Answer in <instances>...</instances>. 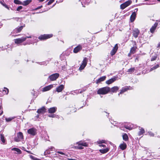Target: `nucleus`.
I'll return each instance as SVG.
<instances>
[{"instance_id": "nucleus-1", "label": "nucleus", "mask_w": 160, "mask_h": 160, "mask_svg": "<svg viewBox=\"0 0 160 160\" xmlns=\"http://www.w3.org/2000/svg\"><path fill=\"white\" fill-rule=\"evenodd\" d=\"M73 146V148L76 149H83V147H88V144L84 141H80L77 142Z\"/></svg>"}, {"instance_id": "nucleus-2", "label": "nucleus", "mask_w": 160, "mask_h": 160, "mask_svg": "<svg viewBox=\"0 0 160 160\" xmlns=\"http://www.w3.org/2000/svg\"><path fill=\"white\" fill-rule=\"evenodd\" d=\"M110 91V88L105 87L99 88L97 91V93L99 95H105L108 93Z\"/></svg>"}, {"instance_id": "nucleus-3", "label": "nucleus", "mask_w": 160, "mask_h": 160, "mask_svg": "<svg viewBox=\"0 0 160 160\" xmlns=\"http://www.w3.org/2000/svg\"><path fill=\"white\" fill-rule=\"evenodd\" d=\"M53 36L52 34H44L41 35L38 37V39L41 41H43L52 38Z\"/></svg>"}, {"instance_id": "nucleus-4", "label": "nucleus", "mask_w": 160, "mask_h": 160, "mask_svg": "<svg viewBox=\"0 0 160 160\" xmlns=\"http://www.w3.org/2000/svg\"><path fill=\"white\" fill-rule=\"evenodd\" d=\"M32 38L31 36H27L25 37H22L20 38H18L14 39V41L15 43L16 44H19L22 43L26 40L27 38Z\"/></svg>"}, {"instance_id": "nucleus-5", "label": "nucleus", "mask_w": 160, "mask_h": 160, "mask_svg": "<svg viewBox=\"0 0 160 160\" xmlns=\"http://www.w3.org/2000/svg\"><path fill=\"white\" fill-rule=\"evenodd\" d=\"M17 136L14 138V140L16 142H19L24 139V136L22 133L19 132L17 133Z\"/></svg>"}, {"instance_id": "nucleus-6", "label": "nucleus", "mask_w": 160, "mask_h": 160, "mask_svg": "<svg viewBox=\"0 0 160 160\" xmlns=\"http://www.w3.org/2000/svg\"><path fill=\"white\" fill-rule=\"evenodd\" d=\"M88 62V59L87 58H85L83 59L82 63L79 68V69L82 70L87 65Z\"/></svg>"}, {"instance_id": "nucleus-7", "label": "nucleus", "mask_w": 160, "mask_h": 160, "mask_svg": "<svg viewBox=\"0 0 160 160\" xmlns=\"http://www.w3.org/2000/svg\"><path fill=\"white\" fill-rule=\"evenodd\" d=\"M132 2V1L131 0H128L124 3L122 4L120 6L121 9H124L126 8L130 5Z\"/></svg>"}, {"instance_id": "nucleus-8", "label": "nucleus", "mask_w": 160, "mask_h": 160, "mask_svg": "<svg viewBox=\"0 0 160 160\" xmlns=\"http://www.w3.org/2000/svg\"><path fill=\"white\" fill-rule=\"evenodd\" d=\"M59 74L58 73H55L49 76L48 78L51 81L56 80L59 77Z\"/></svg>"}, {"instance_id": "nucleus-9", "label": "nucleus", "mask_w": 160, "mask_h": 160, "mask_svg": "<svg viewBox=\"0 0 160 160\" xmlns=\"http://www.w3.org/2000/svg\"><path fill=\"white\" fill-rule=\"evenodd\" d=\"M37 129L34 128H32L28 129L27 132L28 134L32 136H35L37 133Z\"/></svg>"}, {"instance_id": "nucleus-10", "label": "nucleus", "mask_w": 160, "mask_h": 160, "mask_svg": "<svg viewBox=\"0 0 160 160\" xmlns=\"http://www.w3.org/2000/svg\"><path fill=\"white\" fill-rule=\"evenodd\" d=\"M140 33V31L138 28H135L132 30V34L133 37L135 38H137L138 37L139 34Z\"/></svg>"}, {"instance_id": "nucleus-11", "label": "nucleus", "mask_w": 160, "mask_h": 160, "mask_svg": "<svg viewBox=\"0 0 160 160\" xmlns=\"http://www.w3.org/2000/svg\"><path fill=\"white\" fill-rule=\"evenodd\" d=\"M118 44H116L110 52V54L112 56H113L115 54L118 50Z\"/></svg>"}, {"instance_id": "nucleus-12", "label": "nucleus", "mask_w": 160, "mask_h": 160, "mask_svg": "<svg viewBox=\"0 0 160 160\" xmlns=\"http://www.w3.org/2000/svg\"><path fill=\"white\" fill-rule=\"evenodd\" d=\"M82 49V46L80 44H79L74 48L73 52L75 53H77L81 51Z\"/></svg>"}, {"instance_id": "nucleus-13", "label": "nucleus", "mask_w": 160, "mask_h": 160, "mask_svg": "<svg viewBox=\"0 0 160 160\" xmlns=\"http://www.w3.org/2000/svg\"><path fill=\"white\" fill-rule=\"evenodd\" d=\"M130 88H131V87L129 86H126L123 87L122 89L120 90V91L119 93L118 94V95H119L120 94H122L125 92L127 91L128 90H129L130 89Z\"/></svg>"}, {"instance_id": "nucleus-14", "label": "nucleus", "mask_w": 160, "mask_h": 160, "mask_svg": "<svg viewBox=\"0 0 160 160\" xmlns=\"http://www.w3.org/2000/svg\"><path fill=\"white\" fill-rule=\"evenodd\" d=\"M53 85L51 84L47 86L42 88V91L45 92L51 90L53 87Z\"/></svg>"}, {"instance_id": "nucleus-15", "label": "nucleus", "mask_w": 160, "mask_h": 160, "mask_svg": "<svg viewBox=\"0 0 160 160\" xmlns=\"http://www.w3.org/2000/svg\"><path fill=\"white\" fill-rule=\"evenodd\" d=\"M158 25V23L157 22H155L154 23L153 25V26H152V27L150 29V31L151 33H153L154 32Z\"/></svg>"}, {"instance_id": "nucleus-16", "label": "nucleus", "mask_w": 160, "mask_h": 160, "mask_svg": "<svg viewBox=\"0 0 160 160\" xmlns=\"http://www.w3.org/2000/svg\"><path fill=\"white\" fill-rule=\"evenodd\" d=\"M46 109L44 107H42L38 109L37 111V112L38 113L44 114L46 112Z\"/></svg>"}, {"instance_id": "nucleus-17", "label": "nucleus", "mask_w": 160, "mask_h": 160, "mask_svg": "<svg viewBox=\"0 0 160 160\" xmlns=\"http://www.w3.org/2000/svg\"><path fill=\"white\" fill-rule=\"evenodd\" d=\"M57 110L56 107L51 108L48 109V112L50 113H53L57 111Z\"/></svg>"}, {"instance_id": "nucleus-18", "label": "nucleus", "mask_w": 160, "mask_h": 160, "mask_svg": "<svg viewBox=\"0 0 160 160\" xmlns=\"http://www.w3.org/2000/svg\"><path fill=\"white\" fill-rule=\"evenodd\" d=\"M64 88V86L62 84L60 85L56 88V91L58 92H61Z\"/></svg>"}, {"instance_id": "nucleus-19", "label": "nucleus", "mask_w": 160, "mask_h": 160, "mask_svg": "<svg viewBox=\"0 0 160 160\" xmlns=\"http://www.w3.org/2000/svg\"><path fill=\"white\" fill-rule=\"evenodd\" d=\"M106 78V76H103L99 78L96 81V83L97 84L99 83L100 82L104 81Z\"/></svg>"}, {"instance_id": "nucleus-20", "label": "nucleus", "mask_w": 160, "mask_h": 160, "mask_svg": "<svg viewBox=\"0 0 160 160\" xmlns=\"http://www.w3.org/2000/svg\"><path fill=\"white\" fill-rule=\"evenodd\" d=\"M25 27V25H24L23 26H22L16 28L14 30V31L17 33L20 32L22 30L23 28Z\"/></svg>"}, {"instance_id": "nucleus-21", "label": "nucleus", "mask_w": 160, "mask_h": 160, "mask_svg": "<svg viewBox=\"0 0 160 160\" xmlns=\"http://www.w3.org/2000/svg\"><path fill=\"white\" fill-rule=\"evenodd\" d=\"M116 80V78L115 77L111 78L109 80H107L106 82V83L107 84H110L112 83L113 82Z\"/></svg>"}, {"instance_id": "nucleus-22", "label": "nucleus", "mask_w": 160, "mask_h": 160, "mask_svg": "<svg viewBox=\"0 0 160 160\" xmlns=\"http://www.w3.org/2000/svg\"><path fill=\"white\" fill-rule=\"evenodd\" d=\"M127 145L125 142H123L121 144L119 147L122 150H125L127 148Z\"/></svg>"}, {"instance_id": "nucleus-23", "label": "nucleus", "mask_w": 160, "mask_h": 160, "mask_svg": "<svg viewBox=\"0 0 160 160\" xmlns=\"http://www.w3.org/2000/svg\"><path fill=\"white\" fill-rule=\"evenodd\" d=\"M119 88L117 86H114L110 88V91L112 92H116L118 90Z\"/></svg>"}, {"instance_id": "nucleus-24", "label": "nucleus", "mask_w": 160, "mask_h": 160, "mask_svg": "<svg viewBox=\"0 0 160 160\" xmlns=\"http://www.w3.org/2000/svg\"><path fill=\"white\" fill-rule=\"evenodd\" d=\"M32 2V0H26L22 2V5L27 6L29 5Z\"/></svg>"}, {"instance_id": "nucleus-25", "label": "nucleus", "mask_w": 160, "mask_h": 160, "mask_svg": "<svg viewBox=\"0 0 160 160\" xmlns=\"http://www.w3.org/2000/svg\"><path fill=\"white\" fill-rule=\"evenodd\" d=\"M136 14L135 12H132L130 16V20L131 22H133L135 19Z\"/></svg>"}, {"instance_id": "nucleus-26", "label": "nucleus", "mask_w": 160, "mask_h": 160, "mask_svg": "<svg viewBox=\"0 0 160 160\" xmlns=\"http://www.w3.org/2000/svg\"><path fill=\"white\" fill-rule=\"evenodd\" d=\"M109 150V149L108 148H106L103 149H100L99 151L102 154H105Z\"/></svg>"}, {"instance_id": "nucleus-27", "label": "nucleus", "mask_w": 160, "mask_h": 160, "mask_svg": "<svg viewBox=\"0 0 160 160\" xmlns=\"http://www.w3.org/2000/svg\"><path fill=\"white\" fill-rule=\"evenodd\" d=\"M145 133V131L144 128H139V131L138 132V135L139 136H141Z\"/></svg>"}, {"instance_id": "nucleus-28", "label": "nucleus", "mask_w": 160, "mask_h": 160, "mask_svg": "<svg viewBox=\"0 0 160 160\" xmlns=\"http://www.w3.org/2000/svg\"><path fill=\"white\" fill-rule=\"evenodd\" d=\"M123 139L125 141H128L129 140V138L127 134L125 133L122 135Z\"/></svg>"}, {"instance_id": "nucleus-29", "label": "nucleus", "mask_w": 160, "mask_h": 160, "mask_svg": "<svg viewBox=\"0 0 160 160\" xmlns=\"http://www.w3.org/2000/svg\"><path fill=\"white\" fill-rule=\"evenodd\" d=\"M137 49V47H132L130 51V53H132V54L136 52Z\"/></svg>"}, {"instance_id": "nucleus-30", "label": "nucleus", "mask_w": 160, "mask_h": 160, "mask_svg": "<svg viewBox=\"0 0 160 160\" xmlns=\"http://www.w3.org/2000/svg\"><path fill=\"white\" fill-rule=\"evenodd\" d=\"M12 150H13L16 151L18 154H20L22 153L21 151L19 148H12Z\"/></svg>"}, {"instance_id": "nucleus-31", "label": "nucleus", "mask_w": 160, "mask_h": 160, "mask_svg": "<svg viewBox=\"0 0 160 160\" xmlns=\"http://www.w3.org/2000/svg\"><path fill=\"white\" fill-rule=\"evenodd\" d=\"M0 3L1 4L3 5L4 7L5 8L8 9H9V8L8 6L4 2V1L3 0H2V1H1L0 2Z\"/></svg>"}, {"instance_id": "nucleus-32", "label": "nucleus", "mask_w": 160, "mask_h": 160, "mask_svg": "<svg viewBox=\"0 0 160 160\" xmlns=\"http://www.w3.org/2000/svg\"><path fill=\"white\" fill-rule=\"evenodd\" d=\"M1 140L3 144H5V140L4 138V135L2 134H0Z\"/></svg>"}, {"instance_id": "nucleus-33", "label": "nucleus", "mask_w": 160, "mask_h": 160, "mask_svg": "<svg viewBox=\"0 0 160 160\" xmlns=\"http://www.w3.org/2000/svg\"><path fill=\"white\" fill-rule=\"evenodd\" d=\"M4 89L2 91V93L4 94H7L9 92V89L6 88H4Z\"/></svg>"}, {"instance_id": "nucleus-34", "label": "nucleus", "mask_w": 160, "mask_h": 160, "mask_svg": "<svg viewBox=\"0 0 160 160\" xmlns=\"http://www.w3.org/2000/svg\"><path fill=\"white\" fill-rule=\"evenodd\" d=\"M135 70V68H130L128 69L127 71V72H129V73H132V72H133Z\"/></svg>"}, {"instance_id": "nucleus-35", "label": "nucleus", "mask_w": 160, "mask_h": 160, "mask_svg": "<svg viewBox=\"0 0 160 160\" xmlns=\"http://www.w3.org/2000/svg\"><path fill=\"white\" fill-rule=\"evenodd\" d=\"M13 2L16 4L22 5V2L19 0H14Z\"/></svg>"}, {"instance_id": "nucleus-36", "label": "nucleus", "mask_w": 160, "mask_h": 160, "mask_svg": "<svg viewBox=\"0 0 160 160\" xmlns=\"http://www.w3.org/2000/svg\"><path fill=\"white\" fill-rule=\"evenodd\" d=\"M158 57V55L157 54H156L154 56H152V57L151 58V61H153L155 60Z\"/></svg>"}, {"instance_id": "nucleus-37", "label": "nucleus", "mask_w": 160, "mask_h": 160, "mask_svg": "<svg viewBox=\"0 0 160 160\" xmlns=\"http://www.w3.org/2000/svg\"><path fill=\"white\" fill-rule=\"evenodd\" d=\"M106 141L104 140H99L97 141L98 143L101 144L103 143H106Z\"/></svg>"}, {"instance_id": "nucleus-38", "label": "nucleus", "mask_w": 160, "mask_h": 160, "mask_svg": "<svg viewBox=\"0 0 160 160\" xmlns=\"http://www.w3.org/2000/svg\"><path fill=\"white\" fill-rule=\"evenodd\" d=\"M159 67V65L158 64H157L156 66H154V67H152V68H151V69L150 71L153 70L154 69H155L158 68Z\"/></svg>"}, {"instance_id": "nucleus-39", "label": "nucleus", "mask_w": 160, "mask_h": 160, "mask_svg": "<svg viewBox=\"0 0 160 160\" xmlns=\"http://www.w3.org/2000/svg\"><path fill=\"white\" fill-rule=\"evenodd\" d=\"M14 118L12 117L9 118H5V120L7 122H9L11 121Z\"/></svg>"}, {"instance_id": "nucleus-40", "label": "nucleus", "mask_w": 160, "mask_h": 160, "mask_svg": "<svg viewBox=\"0 0 160 160\" xmlns=\"http://www.w3.org/2000/svg\"><path fill=\"white\" fill-rule=\"evenodd\" d=\"M23 8V7L21 6H18V8L16 9V11H20Z\"/></svg>"}, {"instance_id": "nucleus-41", "label": "nucleus", "mask_w": 160, "mask_h": 160, "mask_svg": "<svg viewBox=\"0 0 160 160\" xmlns=\"http://www.w3.org/2000/svg\"><path fill=\"white\" fill-rule=\"evenodd\" d=\"M42 5H41L40 6H39L37 8H35L34 9V10H37L38 9H40L41 8H42Z\"/></svg>"}, {"instance_id": "nucleus-42", "label": "nucleus", "mask_w": 160, "mask_h": 160, "mask_svg": "<svg viewBox=\"0 0 160 160\" xmlns=\"http://www.w3.org/2000/svg\"><path fill=\"white\" fill-rule=\"evenodd\" d=\"M57 153L61 154V155H65V154L63 152L61 151H57Z\"/></svg>"}, {"instance_id": "nucleus-43", "label": "nucleus", "mask_w": 160, "mask_h": 160, "mask_svg": "<svg viewBox=\"0 0 160 160\" xmlns=\"http://www.w3.org/2000/svg\"><path fill=\"white\" fill-rule=\"evenodd\" d=\"M55 114H53L49 115L48 116L49 117L54 118L55 117Z\"/></svg>"}, {"instance_id": "nucleus-44", "label": "nucleus", "mask_w": 160, "mask_h": 160, "mask_svg": "<svg viewBox=\"0 0 160 160\" xmlns=\"http://www.w3.org/2000/svg\"><path fill=\"white\" fill-rule=\"evenodd\" d=\"M157 48H160V42L158 43V45L157 47Z\"/></svg>"}, {"instance_id": "nucleus-45", "label": "nucleus", "mask_w": 160, "mask_h": 160, "mask_svg": "<svg viewBox=\"0 0 160 160\" xmlns=\"http://www.w3.org/2000/svg\"><path fill=\"white\" fill-rule=\"evenodd\" d=\"M53 149H54V148L53 147H51V148H49V149H50V150H53Z\"/></svg>"}, {"instance_id": "nucleus-46", "label": "nucleus", "mask_w": 160, "mask_h": 160, "mask_svg": "<svg viewBox=\"0 0 160 160\" xmlns=\"http://www.w3.org/2000/svg\"><path fill=\"white\" fill-rule=\"evenodd\" d=\"M132 54V53H130V52H129V53L128 55V56L129 57H130L131 56Z\"/></svg>"}, {"instance_id": "nucleus-47", "label": "nucleus", "mask_w": 160, "mask_h": 160, "mask_svg": "<svg viewBox=\"0 0 160 160\" xmlns=\"http://www.w3.org/2000/svg\"><path fill=\"white\" fill-rule=\"evenodd\" d=\"M99 146L100 147H102L105 148L106 147V146L105 145L103 144H101V145H99Z\"/></svg>"}, {"instance_id": "nucleus-48", "label": "nucleus", "mask_w": 160, "mask_h": 160, "mask_svg": "<svg viewBox=\"0 0 160 160\" xmlns=\"http://www.w3.org/2000/svg\"><path fill=\"white\" fill-rule=\"evenodd\" d=\"M58 0V2H62L64 0Z\"/></svg>"}, {"instance_id": "nucleus-49", "label": "nucleus", "mask_w": 160, "mask_h": 160, "mask_svg": "<svg viewBox=\"0 0 160 160\" xmlns=\"http://www.w3.org/2000/svg\"><path fill=\"white\" fill-rule=\"evenodd\" d=\"M74 108V109H73V110H74V112H75L76 111V108Z\"/></svg>"}, {"instance_id": "nucleus-50", "label": "nucleus", "mask_w": 160, "mask_h": 160, "mask_svg": "<svg viewBox=\"0 0 160 160\" xmlns=\"http://www.w3.org/2000/svg\"><path fill=\"white\" fill-rule=\"evenodd\" d=\"M69 160H77L76 159H72V158L70 159Z\"/></svg>"}, {"instance_id": "nucleus-51", "label": "nucleus", "mask_w": 160, "mask_h": 160, "mask_svg": "<svg viewBox=\"0 0 160 160\" xmlns=\"http://www.w3.org/2000/svg\"><path fill=\"white\" fill-rule=\"evenodd\" d=\"M125 128L126 129H129V127H125Z\"/></svg>"}, {"instance_id": "nucleus-52", "label": "nucleus", "mask_w": 160, "mask_h": 160, "mask_svg": "<svg viewBox=\"0 0 160 160\" xmlns=\"http://www.w3.org/2000/svg\"><path fill=\"white\" fill-rule=\"evenodd\" d=\"M136 60H137L138 61V58H136L135 60V61Z\"/></svg>"}, {"instance_id": "nucleus-53", "label": "nucleus", "mask_w": 160, "mask_h": 160, "mask_svg": "<svg viewBox=\"0 0 160 160\" xmlns=\"http://www.w3.org/2000/svg\"><path fill=\"white\" fill-rule=\"evenodd\" d=\"M27 152L28 153H31L30 152V151H27Z\"/></svg>"}, {"instance_id": "nucleus-54", "label": "nucleus", "mask_w": 160, "mask_h": 160, "mask_svg": "<svg viewBox=\"0 0 160 160\" xmlns=\"http://www.w3.org/2000/svg\"><path fill=\"white\" fill-rule=\"evenodd\" d=\"M82 92H83V91H80V93H82Z\"/></svg>"}, {"instance_id": "nucleus-55", "label": "nucleus", "mask_w": 160, "mask_h": 160, "mask_svg": "<svg viewBox=\"0 0 160 160\" xmlns=\"http://www.w3.org/2000/svg\"><path fill=\"white\" fill-rule=\"evenodd\" d=\"M2 113H3V112H2L0 113V115H1Z\"/></svg>"}, {"instance_id": "nucleus-56", "label": "nucleus", "mask_w": 160, "mask_h": 160, "mask_svg": "<svg viewBox=\"0 0 160 160\" xmlns=\"http://www.w3.org/2000/svg\"><path fill=\"white\" fill-rule=\"evenodd\" d=\"M158 1L160 2V0H157Z\"/></svg>"}, {"instance_id": "nucleus-57", "label": "nucleus", "mask_w": 160, "mask_h": 160, "mask_svg": "<svg viewBox=\"0 0 160 160\" xmlns=\"http://www.w3.org/2000/svg\"><path fill=\"white\" fill-rule=\"evenodd\" d=\"M39 117V115H38L37 116V117Z\"/></svg>"}, {"instance_id": "nucleus-58", "label": "nucleus", "mask_w": 160, "mask_h": 160, "mask_svg": "<svg viewBox=\"0 0 160 160\" xmlns=\"http://www.w3.org/2000/svg\"><path fill=\"white\" fill-rule=\"evenodd\" d=\"M134 42H135V44H136V42H135V41H134Z\"/></svg>"}, {"instance_id": "nucleus-59", "label": "nucleus", "mask_w": 160, "mask_h": 160, "mask_svg": "<svg viewBox=\"0 0 160 160\" xmlns=\"http://www.w3.org/2000/svg\"><path fill=\"white\" fill-rule=\"evenodd\" d=\"M1 109V106H0V110Z\"/></svg>"}]
</instances>
